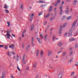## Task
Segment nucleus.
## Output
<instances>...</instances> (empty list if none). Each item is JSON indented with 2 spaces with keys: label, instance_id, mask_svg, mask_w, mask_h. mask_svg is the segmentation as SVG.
<instances>
[{
  "label": "nucleus",
  "instance_id": "nucleus-57",
  "mask_svg": "<svg viewBox=\"0 0 78 78\" xmlns=\"http://www.w3.org/2000/svg\"><path fill=\"white\" fill-rule=\"evenodd\" d=\"M45 24H47V22H45L44 23V25H45Z\"/></svg>",
  "mask_w": 78,
  "mask_h": 78
},
{
  "label": "nucleus",
  "instance_id": "nucleus-40",
  "mask_svg": "<svg viewBox=\"0 0 78 78\" xmlns=\"http://www.w3.org/2000/svg\"><path fill=\"white\" fill-rule=\"evenodd\" d=\"M22 62L23 64H26V62L25 61V60H24V61L23 60H22Z\"/></svg>",
  "mask_w": 78,
  "mask_h": 78
},
{
  "label": "nucleus",
  "instance_id": "nucleus-30",
  "mask_svg": "<svg viewBox=\"0 0 78 78\" xmlns=\"http://www.w3.org/2000/svg\"><path fill=\"white\" fill-rule=\"evenodd\" d=\"M16 59H17V61H19V56H18V55H17Z\"/></svg>",
  "mask_w": 78,
  "mask_h": 78
},
{
  "label": "nucleus",
  "instance_id": "nucleus-10",
  "mask_svg": "<svg viewBox=\"0 0 78 78\" xmlns=\"http://www.w3.org/2000/svg\"><path fill=\"white\" fill-rule=\"evenodd\" d=\"M62 73H61L59 75L58 78H62Z\"/></svg>",
  "mask_w": 78,
  "mask_h": 78
},
{
  "label": "nucleus",
  "instance_id": "nucleus-46",
  "mask_svg": "<svg viewBox=\"0 0 78 78\" xmlns=\"http://www.w3.org/2000/svg\"><path fill=\"white\" fill-rule=\"evenodd\" d=\"M30 45H28L27 47V49L28 50V49L29 48H30Z\"/></svg>",
  "mask_w": 78,
  "mask_h": 78
},
{
  "label": "nucleus",
  "instance_id": "nucleus-25",
  "mask_svg": "<svg viewBox=\"0 0 78 78\" xmlns=\"http://www.w3.org/2000/svg\"><path fill=\"white\" fill-rule=\"evenodd\" d=\"M43 53H44V51L43 50H41L40 53V54L41 55V56H42V55H43Z\"/></svg>",
  "mask_w": 78,
  "mask_h": 78
},
{
  "label": "nucleus",
  "instance_id": "nucleus-18",
  "mask_svg": "<svg viewBox=\"0 0 78 78\" xmlns=\"http://www.w3.org/2000/svg\"><path fill=\"white\" fill-rule=\"evenodd\" d=\"M31 42L32 44H33V42H34V37H32L31 39Z\"/></svg>",
  "mask_w": 78,
  "mask_h": 78
},
{
  "label": "nucleus",
  "instance_id": "nucleus-64",
  "mask_svg": "<svg viewBox=\"0 0 78 78\" xmlns=\"http://www.w3.org/2000/svg\"><path fill=\"white\" fill-rule=\"evenodd\" d=\"M61 52H62V51H60L58 52V54H59V53H61Z\"/></svg>",
  "mask_w": 78,
  "mask_h": 78
},
{
  "label": "nucleus",
  "instance_id": "nucleus-2",
  "mask_svg": "<svg viewBox=\"0 0 78 78\" xmlns=\"http://www.w3.org/2000/svg\"><path fill=\"white\" fill-rule=\"evenodd\" d=\"M77 20H75L74 22H73V24L72 25V28H75V25L76 24V23H77Z\"/></svg>",
  "mask_w": 78,
  "mask_h": 78
},
{
  "label": "nucleus",
  "instance_id": "nucleus-15",
  "mask_svg": "<svg viewBox=\"0 0 78 78\" xmlns=\"http://www.w3.org/2000/svg\"><path fill=\"white\" fill-rule=\"evenodd\" d=\"M51 51L50 50L48 51V56H50L51 55Z\"/></svg>",
  "mask_w": 78,
  "mask_h": 78
},
{
  "label": "nucleus",
  "instance_id": "nucleus-62",
  "mask_svg": "<svg viewBox=\"0 0 78 78\" xmlns=\"http://www.w3.org/2000/svg\"><path fill=\"white\" fill-rule=\"evenodd\" d=\"M67 33H65V36H67Z\"/></svg>",
  "mask_w": 78,
  "mask_h": 78
},
{
  "label": "nucleus",
  "instance_id": "nucleus-17",
  "mask_svg": "<svg viewBox=\"0 0 78 78\" xmlns=\"http://www.w3.org/2000/svg\"><path fill=\"white\" fill-rule=\"evenodd\" d=\"M63 6V5H62V4H60V6H59V8L60 9H62V8Z\"/></svg>",
  "mask_w": 78,
  "mask_h": 78
},
{
  "label": "nucleus",
  "instance_id": "nucleus-4",
  "mask_svg": "<svg viewBox=\"0 0 78 78\" xmlns=\"http://www.w3.org/2000/svg\"><path fill=\"white\" fill-rule=\"evenodd\" d=\"M34 16V14H32L29 16V17H30V20L31 22L32 21V20H33V16Z\"/></svg>",
  "mask_w": 78,
  "mask_h": 78
},
{
  "label": "nucleus",
  "instance_id": "nucleus-19",
  "mask_svg": "<svg viewBox=\"0 0 78 78\" xmlns=\"http://www.w3.org/2000/svg\"><path fill=\"white\" fill-rule=\"evenodd\" d=\"M60 15H62V9H60V10L59 12Z\"/></svg>",
  "mask_w": 78,
  "mask_h": 78
},
{
  "label": "nucleus",
  "instance_id": "nucleus-21",
  "mask_svg": "<svg viewBox=\"0 0 78 78\" xmlns=\"http://www.w3.org/2000/svg\"><path fill=\"white\" fill-rule=\"evenodd\" d=\"M4 11H5V12L6 13H7V14H8V13H9V11H8V10H4Z\"/></svg>",
  "mask_w": 78,
  "mask_h": 78
},
{
  "label": "nucleus",
  "instance_id": "nucleus-41",
  "mask_svg": "<svg viewBox=\"0 0 78 78\" xmlns=\"http://www.w3.org/2000/svg\"><path fill=\"white\" fill-rule=\"evenodd\" d=\"M45 6V5H41L40 6V7H41V8H43V7H44Z\"/></svg>",
  "mask_w": 78,
  "mask_h": 78
},
{
  "label": "nucleus",
  "instance_id": "nucleus-33",
  "mask_svg": "<svg viewBox=\"0 0 78 78\" xmlns=\"http://www.w3.org/2000/svg\"><path fill=\"white\" fill-rule=\"evenodd\" d=\"M23 4H21L20 6V8L21 9H23Z\"/></svg>",
  "mask_w": 78,
  "mask_h": 78
},
{
  "label": "nucleus",
  "instance_id": "nucleus-14",
  "mask_svg": "<svg viewBox=\"0 0 78 78\" xmlns=\"http://www.w3.org/2000/svg\"><path fill=\"white\" fill-rule=\"evenodd\" d=\"M39 50L37 49V52L36 53V56L37 57L38 56V55H39Z\"/></svg>",
  "mask_w": 78,
  "mask_h": 78
},
{
  "label": "nucleus",
  "instance_id": "nucleus-42",
  "mask_svg": "<svg viewBox=\"0 0 78 78\" xmlns=\"http://www.w3.org/2000/svg\"><path fill=\"white\" fill-rule=\"evenodd\" d=\"M25 47V44H22V48H24V47Z\"/></svg>",
  "mask_w": 78,
  "mask_h": 78
},
{
  "label": "nucleus",
  "instance_id": "nucleus-48",
  "mask_svg": "<svg viewBox=\"0 0 78 78\" xmlns=\"http://www.w3.org/2000/svg\"><path fill=\"white\" fill-rule=\"evenodd\" d=\"M4 48H5V49H8V46H5Z\"/></svg>",
  "mask_w": 78,
  "mask_h": 78
},
{
  "label": "nucleus",
  "instance_id": "nucleus-51",
  "mask_svg": "<svg viewBox=\"0 0 78 78\" xmlns=\"http://www.w3.org/2000/svg\"><path fill=\"white\" fill-rule=\"evenodd\" d=\"M22 37H24V34L23 33H22Z\"/></svg>",
  "mask_w": 78,
  "mask_h": 78
},
{
  "label": "nucleus",
  "instance_id": "nucleus-7",
  "mask_svg": "<svg viewBox=\"0 0 78 78\" xmlns=\"http://www.w3.org/2000/svg\"><path fill=\"white\" fill-rule=\"evenodd\" d=\"M37 39L39 44H41V40L40 39V38L38 37H37Z\"/></svg>",
  "mask_w": 78,
  "mask_h": 78
},
{
  "label": "nucleus",
  "instance_id": "nucleus-24",
  "mask_svg": "<svg viewBox=\"0 0 78 78\" xmlns=\"http://www.w3.org/2000/svg\"><path fill=\"white\" fill-rule=\"evenodd\" d=\"M33 28H34V25H32V26H31V28H30V30H33Z\"/></svg>",
  "mask_w": 78,
  "mask_h": 78
},
{
  "label": "nucleus",
  "instance_id": "nucleus-54",
  "mask_svg": "<svg viewBox=\"0 0 78 78\" xmlns=\"http://www.w3.org/2000/svg\"><path fill=\"white\" fill-rule=\"evenodd\" d=\"M55 19V17H52L51 19V20H53V19Z\"/></svg>",
  "mask_w": 78,
  "mask_h": 78
},
{
  "label": "nucleus",
  "instance_id": "nucleus-52",
  "mask_svg": "<svg viewBox=\"0 0 78 78\" xmlns=\"http://www.w3.org/2000/svg\"><path fill=\"white\" fill-rule=\"evenodd\" d=\"M40 36L42 37V38H44V37H43V36H42V34H40Z\"/></svg>",
  "mask_w": 78,
  "mask_h": 78
},
{
  "label": "nucleus",
  "instance_id": "nucleus-44",
  "mask_svg": "<svg viewBox=\"0 0 78 78\" xmlns=\"http://www.w3.org/2000/svg\"><path fill=\"white\" fill-rule=\"evenodd\" d=\"M37 65V63H34V67H36V66Z\"/></svg>",
  "mask_w": 78,
  "mask_h": 78
},
{
  "label": "nucleus",
  "instance_id": "nucleus-8",
  "mask_svg": "<svg viewBox=\"0 0 78 78\" xmlns=\"http://www.w3.org/2000/svg\"><path fill=\"white\" fill-rule=\"evenodd\" d=\"M53 10V7L52 6H51L50 8H49L48 12H50V11H51Z\"/></svg>",
  "mask_w": 78,
  "mask_h": 78
},
{
  "label": "nucleus",
  "instance_id": "nucleus-34",
  "mask_svg": "<svg viewBox=\"0 0 78 78\" xmlns=\"http://www.w3.org/2000/svg\"><path fill=\"white\" fill-rule=\"evenodd\" d=\"M71 16H68L67 18L66 19H67V20H69V19H71Z\"/></svg>",
  "mask_w": 78,
  "mask_h": 78
},
{
  "label": "nucleus",
  "instance_id": "nucleus-39",
  "mask_svg": "<svg viewBox=\"0 0 78 78\" xmlns=\"http://www.w3.org/2000/svg\"><path fill=\"white\" fill-rule=\"evenodd\" d=\"M55 35H53V41H55Z\"/></svg>",
  "mask_w": 78,
  "mask_h": 78
},
{
  "label": "nucleus",
  "instance_id": "nucleus-23",
  "mask_svg": "<svg viewBox=\"0 0 78 78\" xmlns=\"http://www.w3.org/2000/svg\"><path fill=\"white\" fill-rule=\"evenodd\" d=\"M7 55L9 56H11V54H10V53L9 52V51H8L7 53Z\"/></svg>",
  "mask_w": 78,
  "mask_h": 78
},
{
  "label": "nucleus",
  "instance_id": "nucleus-61",
  "mask_svg": "<svg viewBox=\"0 0 78 78\" xmlns=\"http://www.w3.org/2000/svg\"><path fill=\"white\" fill-rule=\"evenodd\" d=\"M64 2L63 1V2H62V4H62V5H64Z\"/></svg>",
  "mask_w": 78,
  "mask_h": 78
},
{
  "label": "nucleus",
  "instance_id": "nucleus-43",
  "mask_svg": "<svg viewBox=\"0 0 78 78\" xmlns=\"http://www.w3.org/2000/svg\"><path fill=\"white\" fill-rule=\"evenodd\" d=\"M58 3L56 2H55V6H58Z\"/></svg>",
  "mask_w": 78,
  "mask_h": 78
},
{
  "label": "nucleus",
  "instance_id": "nucleus-3",
  "mask_svg": "<svg viewBox=\"0 0 78 78\" xmlns=\"http://www.w3.org/2000/svg\"><path fill=\"white\" fill-rule=\"evenodd\" d=\"M72 32H73V30L72 29L69 30V35H68V37H70V36H73V35L72 34Z\"/></svg>",
  "mask_w": 78,
  "mask_h": 78
},
{
  "label": "nucleus",
  "instance_id": "nucleus-11",
  "mask_svg": "<svg viewBox=\"0 0 78 78\" xmlns=\"http://www.w3.org/2000/svg\"><path fill=\"white\" fill-rule=\"evenodd\" d=\"M69 12V8H67L65 11V13L66 14H67Z\"/></svg>",
  "mask_w": 78,
  "mask_h": 78
},
{
  "label": "nucleus",
  "instance_id": "nucleus-35",
  "mask_svg": "<svg viewBox=\"0 0 78 78\" xmlns=\"http://www.w3.org/2000/svg\"><path fill=\"white\" fill-rule=\"evenodd\" d=\"M25 55H24L23 57V61H24V60H25Z\"/></svg>",
  "mask_w": 78,
  "mask_h": 78
},
{
  "label": "nucleus",
  "instance_id": "nucleus-9",
  "mask_svg": "<svg viewBox=\"0 0 78 78\" xmlns=\"http://www.w3.org/2000/svg\"><path fill=\"white\" fill-rule=\"evenodd\" d=\"M5 72H3L2 73V78H5Z\"/></svg>",
  "mask_w": 78,
  "mask_h": 78
},
{
  "label": "nucleus",
  "instance_id": "nucleus-12",
  "mask_svg": "<svg viewBox=\"0 0 78 78\" xmlns=\"http://www.w3.org/2000/svg\"><path fill=\"white\" fill-rule=\"evenodd\" d=\"M74 73H75V72H73L71 73L70 76L72 78H73V76H74Z\"/></svg>",
  "mask_w": 78,
  "mask_h": 78
},
{
  "label": "nucleus",
  "instance_id": "nucleus-56",
  "mask_svg": "<svg viewBox=\"0 0 78 78\" xmlns=\"http://www.w3.org/2000/svg\"><path fill=\"white\" fill-rule=\"evenodd\" d=\"M78 47V45H77L76 44L75 45V48H76Z\"/></svg>",
  "mask_w": 78,
  "mask_h": 78
},
{
  "label": "nucleus",
  "instance_id": "nucleus-31",
  "mask_svg": "<svg viewBox=\"0 0 78 78\" xmlns=\"http://www.w3.org/2000/svg\"><path fill=\"white\" fill-rule=\"evenodd\" d=\"M66 19V16H64L62 17V20H64V19Z\"/></svg>",
  "mask_w": 78,
  "mask_h": 78
},
{
  "label": "nucleus",
  "instance_id": "nucleus-47",
  "mask_svg": "<svg viewBox=\"0 0 78 78\" xmlns=\"http://www.w3.org/2000/svg\"><path fill=\"white\" fill-rule=\"evenodd\" d=\"M4 45H0V48L2 47H4Z\"/></svg>",
  "mask_w": 78,
  "mask_h": 78
},
{
  "label": "nucleus",
  "instance_id": "nucleus-38",
  "mask_svg": "<svg viewBox=\"0 0 78 78\" xmlns=\"http://www.w3.org/2000/svg\"><path fill=\"white\" fill-rule=\"evenodd\" d=\"M39 2H40V3L42 2V3H45V2L41 1L38 2H37V3H39Z\"/></svg>",
  "mask_w": 78,
  "mask_h": 78
},
{
  "label": "nucleus",
  "instance_id": "nucleus-37",
  "mask_svg": "<svg viewBox=\"0 0 78 78\" xmlns=\"http://www.w3.org/2000/svg\"><path fill=\"white\" fill-rule=\"evenodd\" d=\"M17 69L20 72L21 71L20 69V68H19V66H18L17 67Z\"/></svg>",
  "mask_w": 78,
  "mask_h": 78
},
{
  "label": "nucleus",
  "instance_id": "nucleus-49",
  "mask_svg": "<svg viewBox=\"0 0 78 78\" xmlns=\"http://www.w3.org/2000/svg\"><path fill=\"white\" fill-rule=\"evenodd\" d=\"M66 25V23H65L63 25V27H65Z\"/></svg>",
  "mask_w": 78,
  "mask_h": 78
},
{
  "label": "nucleus",
  "instance_id": "nucleus-28",
  "mask_svg": "<svg viewBox=\"0 0 78 78\" xmlns=\"http://www.w3.org/2000/svg\"><path fill=\"white\" fill-rule=\"evenodd\" d=\"M7 24L8 25V27H9L10 26V23L9 21H7Z\"/></svg>",
  "mask_w": 78,
  "mask_h": 78
},
{
  "label": "nucleus",
  "instance_id": "nucleus-60",
  "mask_svg": "<svg viewBox=\"0 0 78 78\" xmlns=\"http://www.w3.org/2000/svg\"><path fill=\"white\" fill-rule=\"evenodd\" d=\"M11 78H15V77H14V76H13V75H12V76H11Z\"/></svg>",
  "mask_w": 78,
  "mask_h": 78
},
{
  "label": "nucleus",
  "instance_id": "nucleus-22",
  "mask_svg": "<svg viewBox=\"0 0 78 78\" xmlns=\"http://www.w3.org/2000/svg\"><path fill=\"white\" fill-rule=\"evenodd\" d=\"M4 8H5V9H8V5H7L6 4L5 5Z\"/></svg>",
  "mask_w": 78,
  "mask_h": 78
},
{
  "label": "nucleus",
  "instance_id": "nucleus-55",
  "mask_svg": "<svg viewBox=\"0 0 78 78\" xmlns=\"http://www.w3.org/2000/svg\"><path fill=\"white\" fill-rule=\"evenodd\" d=\"M29 67H27L26 68V70H29Z\"/></svg>",
  "mask_w": 78,
  "mask_h": 78
},
{
  "label": "nucleus",
  "instance_id": "nucleus-26",
  "mask_svg": "<svg viewBox=\"0 0 78 78\" xmlns=\"http://www.w3.org/2000/svg\"><path fill=\"white\" fill-rule=\"evenodd\" d=\"M66 52H63V56H66Z\"/></svg>",
  "mask_w": 78,
  "mask_h": 78
},
{
  "label": "nucleus",
  "instance_id": "nucleus-63",
  "mask_svg": "<svg viewBox=\"0 0 78 78\" xmlns=\"http://www.w3.org/2000/svg\"><path fill=\"white\" fill-rule=\"evenodd\" d=\"M13 59H16V56H13Z\"/></svg>",
  "mask_w": 78,
  "mask_h": 78
},
{
  "label": "nucleus",
  "instance_id": "nucleus-36",
  "mask_svg": "<svg viewBox=\"0 0 78 78\" xmlns=\"http://www.w3.org/2000/svg\"><path fill=\"white\" fill-rule=\"evenodd\" d=\"M73 54V51H71L70 53L69 54L70 56H72Z\"/></svg>",
  "mask_w": 78,
  "mask_h": 78
},
{
  "label": "nucleus",
  "instance_id": "nucleus-13",
  "mask_svg": "<svg viewBox=\"0 0 78 78\" xmlns=\"http://www.w3.org/2000/svg\"><path fill=\"white\" fill-rule=\"evenodd\" d=\"M75 40H76L75 39L73 38L71 39H69V41L70 42H71V41H75Z\"/></svg>",
  "mask_w": 78,
  "mask_h": 78
},
{
  "label": "nucleus",
  "instance_id": "nucleus-58",
  "mask_svg": "<svg viewBox=\"0 0 78 78\" xmlns=\"http://www.w3.org/2000/svg\"><path fill=\"white\" fill-rule=\"evenodd\" d=\"M11 53H12V55H15V54L14 53V52H13L12 51H11Z\"/></svg>",
  "mask_w": 78,
  "mask_h": 78
},
{
  "label": "nucleus",
  "instance_id": "nucleus-53",
  "mask_svg": "<svg viewBox=\"0 0 78 78\" xmlns=\"http://www.w3.org/2000/svg\"><path fill=\"white\" fill-rule=\"evenodd\" d=\"M73 61V59H71L69 61V62H72Z\"/></svg>",
  "mask_w": 78,
  "mask_h": 78
},
{
  "label": "nucleus",
  "instance_id": "nucleus-45",
  "mask_svg": "<svg viewBox=\"0 0 78 78\" xmlns=\"http://www.w3.org/2000/svg\"><path fill=\"white\" fill-rule=\"evenodd\" d=\"M47 36H48V34H46L45 35V36L44 37V39H47Z\"/></svg>",
  "mask_w": 78,
  "mask_h": 78
},
{
  "label": "nucleus",
  "instance_id": "nucleus-6",
  "mask_svg": "<svg viewBox=\"0 0 78 78\" xmlns=\"http://www.w3.org/2000/svg\"><path fill=\"white\" fill-rule=\"evenodd\" d=\"M9 48H12V49H15V46H14V45L13 44H12L9 46Z\"/></svg>",
  "mask_w": 78,
  "mask_h": 78
},
{
  "label": "nucleus",
  "instance_id": "nucleus-27",
  "mask_svg": "<svg viewBox=\"0 0 78 78\" xmlns=\"http://www.w3.org/2000/svg\"><path fill=\"white\" fill-rule=\"evenodd\" d=\"M76 64H75V66L77 67L78 66V62H76Z\"/></svg>",
  "mask_w": 78,
  "mask_h": 78
},
{
  "label": "nucleus",
  "instance_id": "nucleus-29",
  "mask_svg": "<svg viewBox=\"0 0 78 78\" xmlns=\"http://www.w3.org/2000/svg\"><path fill=\"white\" fill-rule=\"evenodd\" d=\"M42 14V12H41L39 13L38 16H41Z\"/></svg>",
  "mask_w": 78,
  "mask_h": 78
},
{
  "label": "nucleus",
  "instance_id": "nucleus-32",
  "mask_svg": "<svg viewBox=\"0 0 78 78\" xmlns=\"http://www.w3.org/2000/svg\"><path fill=\"white\" fill-rule=\"evenodd\" d=\"M62 45V42H59L58 43V46L59 47H61V46Z\"/></svg>",
  "mask_w": 78,
  "mask_h": 78
},
{
  "label": "nucleus",
  "instance_id": "nucleus-16",
  "mask_svg": "<svg viewBox=\"0 0 78 78\" xmlns=\"http://www.w3.org/2000/svg\"><path fill=\"white\" fill-rule=\"evenodd\" d=\"M77 2V1L76 0H74V2H73V5L75 6L76 5V2Z\"/></svg>",
  "mask_w": 78,
  "mask_h": 78
},
{
  "label": "nucleus",
  "instance_id": "nucleus-59",
  "mask_svg": "<svg viewBox=\"0 0 78 78\" xmlns=\"http://www.w3.org/2000/svg\"><path fill=\"white\" fill-rule=\"evenodd\" d=\"M25 32H26V30H25L23 31V33L24 34V33H25Z\"/></svg>",
  "mask_w": 78,
  "mask_h": 78
},
{
  "label": "nucleus",
  "instance_id": "nucleus-5",
  "mask_svg": "<svg viewBox=\"0 0 78 78\" xmlns=\"http://www.w3.org/2000/svg\"><path fill=\"white\" fill-rule=\"evenodd\" d=\"M62 27H60L59 29V31L58 33V36H61V31H62Z\"/></svg>",
  "mask_w": 78,
  "mask_h": 78
},
{
  "label": "nucleus",
  "instance_id": "nucleus-20",
  "mask_svg": "<svg viewBox=\"0 0 78 78\" xmlns=\"http://www.w3.org/2000/svg\"><path fill=\"white\" fill-rule=\"evenodd\" d=\"M50 15V13H48V15L45 16H44V18H47L49 17V16Z\"/></svg>",
  "mask_w": 78,
  "mask_h": 78
},
{
  "label": "nucleus",
  "instance_id": "nucleus-1",
  "mask_svg": "<svg viewBox=\"0 0 78 78\" xmlns=\"http://www.w3.org/2000/svg\"><path fill=\"white\" fill-rule=\"evenodd\" d=\"M6 33H7V34L5 35V37L8 38V39H10V37L9 36H11V35H10V31H6Z\"/></svg>",
  "mask_w": 78,
  "mask_h": 78
},
{
  "label": "nucleus",
  "instance_id": "nucleus-50",
  "mask_svg": "<svg viewBox=\"0 0 78 78\" xmlns=\"http://www.w3.org/2000/svg\"><path fill=\"white\" fill-rule=\"evenodd\" d=\"M57 3H58H58H60V0H58L57 1Z\"/></svg>",
  "mask_w": 78,
  "mask_h": 78
}]
</instances>
